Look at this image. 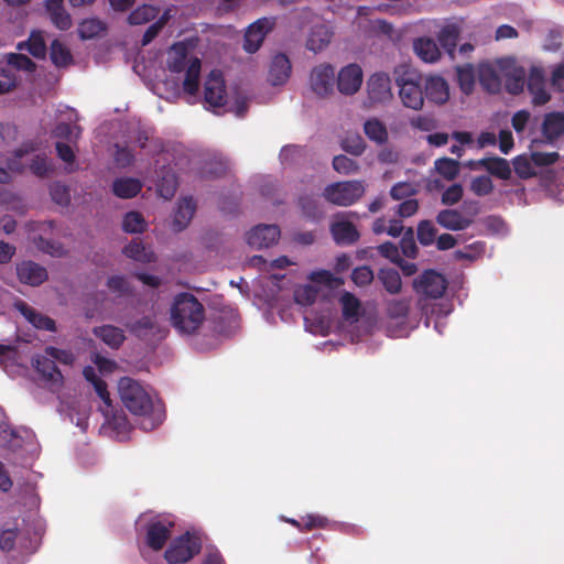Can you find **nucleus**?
I'll return each mask as SVG.
<instances>
[{"label": "nucleus", "instance_id": "obj_1", "mask_svg": "<svg viewBox=\"0 0 564 564\" xmlns=\"http://www.w3.org/2000/svg\"><path fill=\"white\" fill-rule=\"evenodd\" d=\"M122 404L133 415L150 421V429L160 425L165 419V408L161 400H153L147 390L134 379L123 377L118 382Z\"/></svg>", "mask_w": 564, "mask_h": 564}, {"label": "nucleus", "instance_id": "obj_2", "mask_svg": "<svg viewBox=\"0 0 564 564\" xmlns=\"http://www.w3.org/2000/svg\"><path fill=\"white\" fill-rule=\"evenodd\" d=\"M205 319L203 304L191 293L183 292L174 297L171 306L173 327L182 334H194Z\"/></svg>", "mask_w": 564, "mask_h": 564}, {"label": "nucleus", "instance_id": "obj_3", "mask_svg": "<svg viewBox=\"0 0 564 564\" xmlns=\"http://www.w3.org/2000/svg\"><path fill=\"white\" fill-rule=\"evenodd\" d=\"M393 78L403 106L421 110L424 105L423 75L409 64H400L393 69Z\"/></svg>", "mask_w": 564, "mask_h": 564}, {"label": "nucleus", "instance_id": "obj_4", "mask_svg": "<svg viewBox=\"0 0 564 564\" xmlns=\"http://www.w3.org/2000/svg\"><path fill=\"white\" fill-rule=\"evenodd\" d=\"M172 55L167 61V68L172 73H181L185 70L183 82V90L194 96L199 88V76L202 62L198 57H192L187 61V50L184 44L177 43L172 46Z\"/></svg>", "mask_w": 564, "mask_h": 564}, {"label": "nucleus", "instance_id": "obj_5", "mask_svg": "<svg viewBox=\"0 0 564 564\" xmlns=\"http://www.w3.org/2000/svg\"><path fill=\"white\" fill-rule=\"evenodd\" d=\"M200 551V539L187 531L172 540L164 552V558L169 564H184L199 554Z\"/></svg>", "mask_w": 564, "mask_h": 564}, {"label": "nucleus", "instance_id": "obj_6", "mask_svg": "<svg viewBox=\"0 0 564 564\" xmlns=\"http://www.w3.org/2000/svg\"><path fill=\"white\" fill-rule=\"evenodd\" d=\"M362 181H343L327 185L324 188L325 199L337 206H350L358 202L365 194Z\"/></svg>", "mask_w": 564, "mask_h": 564}, {"label": "nucleus", "instance_id": "obj_7", "mask_svg": "<svg viewBox=\"0 0 564 564\" xmlns=\"http://www.w3.org/2000/svg\"><path fill=\"white\" fill-rule=\"evenodd\" d=\"M45 354L46 356L39 355L33 358V366L46 382L62 387L64 378L53 359H61V355H65L66 357H68V355L52 346L45 348Z\"/></svg>", "mask_w": 564, "mask_h": 564}, {"label": "nucleus", "instance_id": "obj_8", "mask_svg": "<svg viewBox=\"0 0 564 564\" xmlns=\"http://www.w3.org/2000/svg\"><path fill=\"white\" fill-rule=\"evenodd\" d=\"M367 95L366 105L368 107L389 102L393 97L389 75L386 73L372 74L367 82Z\"/></svg>", "mask_w": 564, "mask_h": 564}, {"label": "nucleus", "instance_id": "obj_9", "mask_svg": "<svg viewBox=\"0 0 564 564\" xmlns=\"http://www.w3.org/2000/svg\"><path fill=\"white\" fill-rule=\"evenodd\" d=\"M414 290L431 299H440L447 289L446 279L434 270H425L413 281Z\"/></svg>", "mask_w": 564, "mask_h": 564}, {"label": "nucleus", "instance_id": "obj_10", "mask_svg": "<svg viewBox=\"0 0 564 564\" xmlns=\"http://www.w3.org/2000/svg\"><path fill=\"white\" fill-rule=\"evenodd\" d=\"M174 523L154 519L145 525V544L154 552L161 551L172 535Z\"/></svg>", "mask_w": 564, "mask_h": 564}, {"label": "nucleus", "instance_id": "obj_11", "mask_svg": "<svg viewBox=\"0 0 564 564\" xmlns=\"http://www.w3.org/2000/svg\"><path fill=\"white\" fill-rule=\"evenodd\" d=\"M275 25L274 18H261L251 23L245 33L243 48L248 53L257 52L263 43L267 34Z\"/></svg>", "mask_w": 564, "mask_h": 564}, {"label": "nucleus", "instance_id": "obj_12", "mask_svg": "<svg viewBox=\"0 0 564 564\" xmlns=\"http://www.w3.org/2000/svg\"><path fill=\"white\" fill-rule=\"evenodd\" d=\"M226 85L220 70L209 73L204 84L205 102L213 108H220L226 104Z\"/></svg>", "mask_w": 564, "mask_h": 564}, {"label": "nucleus", "instance_id": "obj_13", "mask_svg": "<svg viewBox=\"0 0 564 564\" xmlns=\"http://www.w3.org/2000/svg\"><path fill=\"white\" fill-rule=\"evenodd\" d=\"M312 90L319 97H326L334 90L335 69L330 64L315 66L310 76Z\"/></svg>", "mask_w": 564, "mask_h": 564}, {"label": "nucleus", "instance_id": "obj_14", "mask_svg": "<svg viewBox=\"0 0 564 564\" xmlns=\"http://www.w3.org/2000/svg\"><path fill=\"white\" fill-rule=\"evenodd\" d=\"M527 88L534 106H543L551 99L546 90L545 72L541 66H532L527 76Z\"/></svg>", "mask_w": 564, "mask_h": 564}, {"label": "nucleus", "instance_id": "obj_15", "mask_svg": "<svg viewBox=\"0 0 564 564\" xmlns=\"http://www.w3.org/2000/svg\"><path fill=\"white\" fill-rule=\"evenodd\" d=\"M280 228L276 225H258L247 232V243L256 249L269 248L280 238Z\"/></svg>", "mask_w": 564, "mask_h": 564}, {"label": "nucleus", "instance_id": "obj_16", "mask_svg": "<svg viewBox=\"0 0 564 564\" xmlns=\"http://www.w3.org/2000/svg\"><path fill=\"white\" fill-rule=\"evenodd\" d=\"M362 84V69L357 64H349L340 69L337 78L338 90L344 95H354Z\"/></svg>", "mask_w": 564, "mask_h": 564}, {"label": "nucleus", "instance_id": "obj_17", "mask_svg": "<svg viewBox=\"0 0 564 564\" xmlns=\"http://www.w3.org/2000/svg\"><path fill=\"white\" fill-rule=\"evenodd\" d=\"M17 274L21 283L31 286H39L42 283H44L48 278L46 269L31 260L18 263Z\"/></svg>", "mask_w": 564, "mask_h": 564}, {"label": "nucleus", "instance_id": "obj_18", "mask_svg": "<svg viewBox=\"0 0 564 564\" xmlns=\"http://www.w3.org/2000/svg\"><path fill=\"white\" fill-rule=\"evenodd\" d=\"M424 99L443 105L449 98V87L447 82L441 76L423 77Z\"/></svg>", "mask_w": 564, "mask_h": 564}, {"label": "nucleus", "instance_id": "obj_19", "mask_svg": "<svg viewBox=\"0 0 564 564\" xmlns=\"http://www.w3.org/2000/svg\"><path fill=\"white\" fill-rule=\"evenodd\" d=\"M15 308L22 314V316L37 329L55 332L56 323L53 318L37 312L35 308L30 306L24 301L15 303Z\"/></svg>", "mask_w": 564, "mask_h": 564}, {"label": "nucleus", "instance_id": "obj_20", "mask_svg": "<svg viewBox=\"0 0 564 564\" xmlns=\"http://www.w3.org/2000/svg\"><path fill=\"white\" fill-rule=\"evenodd\" d=\"M292 65L289 57L279 53L273 56L268 74V80L272 86L283 85L291 76Z\"/></svg>", "mask_w": 564, "mask_h": 564}, {"label": "nucleus", "instance_id": "obj_21", "mask_svg": "<svg viewBox=\"0 0 564 564\" xmlns=\"http://www.w3.org/2000/svg\"><path fill=\"white\" fill-rule=\"evenodd\" d=\"M436 221L440 226L452 231H459L467 229L471 224L470 217L457 209H443L436 216Z\"/></svg>", "mask_w": 564, "mask_h": 564}, {"label": "nucleus", "instance_id": "obj_22", "mask_svg": "<svg viewBox=\"0 0 564 564\" xmlns=\"http://www.w3.org/2000/svg\"><path fill=\"white\" fill-rule=\"evenodd\" d=\"M332 236L337 245L351 246L356 243L360 234L356 226L349 220H338L330 226Z\"/></svg>", "mask_w": 564, "mask_h": 564}, {"label": "nucleus", "instance_id": "obj_23", "mask_svg": "<svg viewBox=\"0 0 564 564\" xmlns=\"http://www.w3.org/2000/svg\"><path fill=\"white\" fill-rule=\"evenodd\" d=\"M93 334L111 349H118L126 340L123 330L113 325L94 327Z\"/></svg>", "mask_w": 564, "mask_h": 564}, {"label": "nucleus", "instance_id": "obj_24", "mask_svg": "<svg viewBox=\"0 0 564 564\" xmlns=\"http://www.w3.org/2000/svg\"><path fill=\"white\" fill-rule=\"evenodd\" d=\"M542 133L549 142L564 134V112L553 111L544 116Z\"/></svg>", "mask_w": 564, "mask_h": 564}, {"label": "nucleus", "instance_id": "obj_25", "mask_svg": "<svg viewBox=\"0 0 564 564\" xmlns=\"http://www.w3.org/2000/svg\"><path fill=\"white\" fill-rule=\"evenodd\" d=\"M415 54L425 63H435L441 57V51L437 43L427 36H422L413 42Z\"/></svg>", "mask_w": 564, "mask_h": 564}, {"label": "nucleus", "instance_id": "obj_26", "mask_svg": "<svg viewBox=\"0 0 564 564\" xmlns=\"http://www.w3.org/2000/svg\"><path fill=\"white\" fill-rule=\"evenodd\" d=\"M333 32L325 24H317L311 29L306 41V48L314 53L323 51L329 43Z\"/></svg>", "mask_w": 564, "mask_h": 564}, {"label": "nucleus", "instance_id": "obj_27", "mask_svg": "<svg viewBox=\"0 0 564 564\" xmlns=\"http://www.w3.org/2000/svg\"><path fill=\"white\" fill-rule=\"evenodd\" d=\"M19 51H28L33 57L43 59L46 56L47 47L42 31L33 30L26 41L17 44Z\"/></svg>", "mask_w": 564, "mask_h": 564}, {"label": "nucleus", "instance_id": "obj_28", "mask_svg": "<svg viewBox=\"0 0 564 564\" xmlns=\"http://www.w3.org/2000/svg\"><path fill=\"white\" fill-rule=\"evenodd\" d=\"M460 35V28L456 23L444 25L437 33V42L443 50L454 58L457 46V41Z\"/></svg>", "mask_w": 564, "mask_h": 564}, {"label": "nucleus", "instance_id": "obj_29", "mask_svg": "<svg viewBox=\"0 0 564 564\" xmlns=\"http://www.w3.org/2000/svg\"><path fill=\"white\" fill-rule=\"evenodd\" d=\"M196 209V204L193 197H184L180 200L177 209L173 219V229L182 231L187 227L192 220Z\"/></svg>", "mask_w": 564, "mask_h": 564}, {"label": "nucleus", "instance_id": "obj_30", "mask_svg": "<svg viewBox=\"0 0 564 564\" xmlns=\"http://www.w3.org/2000/svg\"><path fill=\"white\" fill-rule=\"evenodd\" d=\"M478 165L485 169L489 174L500 178L509 180L511 177V167L509 162L499 156L482 158L478 161Z\"/></svg>", "mask_w": 564, "mask_h": 564}, {"label": "nucleus", "instance_id": "obj_31", "mask_svg": "<svg viewBox=\"0 0 564 564\" xmlns=\"http://www.w3.org/2000/svg\"><path fill=\"white\" fill-rule=\"evenodd\" d=\"M142 189V184L139 180L132 177H120L113 181L112 192L120 198L135 197Z\"/></svg>", "mask_w": 564, "mask_h": 564}, {"label": "nucleus", "instance_id": "obj_32", "mask_svg": "<svg viewBox=\"0 0 564 564\" xmlns=\"http://www.w3.org/2000/svg\"><path fill=\"white\" fill-rule=\"evenodd\" d=\"M50 58L57 68L67 67L74 63L69 48L57 39L51 43Z\"/></svg>", "mask_w": 564, "mask_h": 564}, {"label": "nucleus", "instance_id": "obj_33", "mask_svg": "<svg viewBox=\"0 0 564 564\" xmlns=\"http://www.w3.org/2000/svg\"><path fill=\"white\" fill-rule=\"evenodd\" d=\"M527 72L522 66L513 67L506 76L505 86L509 94L519 95L525 86Z\"/></svg>", "mask_w": 564, "mask_h": 564}, {"label": "nucleus", "instance_id": "obj_34", "mask_svg": "<svg viewBox=\"0 0 564 564\" xmlns=\"http://www.w3.org/2000/svg\"><path fill=\"white\" fill-rule=\"evenodd\" d=\"M364 132L369 140L377 144H384L389 138L387 127L377 118H371L365 122Z\"/></svg>", "mask_w": 564, "mask_h": 564}, {"label": "nucleus", "instance_id": "obj_35", "mask_svg": "<svg viewBox=\"0 0 564 564\" xmlns=\"http://www.w3.org/2000/svg\"><path fill=\"white\" fill-rule=\"evenodd\" d=\"M378 279L390 294H398L402 288L399 272L393 268H382L378 272Z\"/></svg>", "mask_w": 564, "mask_h": 564}, {"label": "nucleus", "instance_id": "obj_36", "mask_svg": "<svg viewBox=\"0 0 564 564\" xmlns=\"http://www.w3.org/2000/svg\"><path fill=\"white\" fill-rule=\"evenodd\" d=\"M107 30V25L98 18H90L83 20L77 29L78 35L82 40H90L98 36Z\"/></svg>", "mask_w": 564, "mask_h": 564}, {"label": "nucleus", "instance_id": "obj_37", "mask_svg": "<svg viewBox=\"0 0 564 564\" xmlns=\"http://www.w3.org/2000/svg\"><path fill=\"white\" fill-rule=\"evenodd\" d=\"M159 13L160 9L158 7L142 4L128 15V23L131 25H141L155 19Z\"/></svg>", "mask_w": 564, "mask_h": 564}, {"label": "nucleus", "instance_id": "obj_38", "mask_svg": "<svg viewBox=\"0 0 564 564\" xmlns=\"http://www.w3.org/2000/svg\"><path fill=\"white\" fill-rule=\"evenodd\" d=\"M123 253L135 261L149 263L155 260V254L147 250L142 242L132 241L123 248Z\"/></svg>", "mask_w": 564, "mask_h": 564}, {"label": "nucleus", "instance_id": "obj_39", "mask_svg": "<svg viewBox=\"0 0 564 564\" xmlns=\"http://www.w3.org/2000/svg\"><path fill=\"white\" fill-rule=\"evenodd\" d=\"M299 206L302 213L310 219H318L322 216V210L319 208L317 195H301L299 197Z\"/></svg>", "mask_w": 564, "mask_h": 564}, {"label": "nucleus", "instance_id": "obj_40", "mask_svg": "<svg viewBox=\"0 0 564 564\" xmlns=\"http://www.w3.org/2000/svg\"><path fill=\"white\" fill-rule=\"evenodd\" d=\"M36 151V147L33 142H24L20 148L13 151V156L9 159L8 166L11 171L17 173L24 172V165L21 163V159Z\"/></svg>", "mask_w": 564, "mask_h": 564}, {"label": "nucleus", "instance_id": "obj_41", "mask_svg": "<svg viewBox=\"0 0 564 564\" xmlns=\"http://www.w3.org/2000/svg\"><path fill=\"white\" fill-rule=\"evenodd\" d=\"M339 301L344 318L356 319L359 314L360 301L350 292H344Z\"/></svg>", "mask_w": 564, "mask_h": 564}, {"label": "nucleus", "instance_id": "obj_42", "mask_svg": "<svg viewBox=\"0 0 564 564\" xmlns=\"http://www.w3.org/2000/svg\"><path fill=\"white\" fill-rule=\"evenodd\" d=\"M456 75L462 91L467 95L470 94L474 90L475 86L474 67L470 64L458 66L456 68Z\"/></svg>", "mask_w": 564, "mask_h": 564}, {"label": "nucleus", "instance_id": "obj_43", "mask_svg": "<svg viewBox=\"0 0 564 564\" xmlns=\"http://www.w3.org/2000/svg\"><path fill=\"white\" fill-rule=\"evenodd\" d=\"M124 326L132 335L142 338L155 328V321L151 316H143L138 321L126 323Z\"/></svg>", "mask_w": 564, "mask_h": 564}, {"label": "nucleus", "instance_id": "obj_44", "mask_svg": "<svg viewBox=\"0 0 564 564\" xmlns=\"http://www.w3.org/2000/svg\"><path fill=\"white\" fill-rule=\"evenodd\" d=\"M435 170L447 181H453L459 173V163L454 159L441 158L435 161Z\"/></svg>", "mask_w": 564, "mask_h": 564}, {"label": "nucleus", "instance_id": "obj_45", "mask_svg": "<svg viewBox=\"0 0 564 564\" xmlns=\"http://www.w3.org/2000/svg\"><path fill=\"white\" fill-rule=\"evenodd\" d=\"M147 223L139 212H129L122 220V228L126 232L139 234L145 230Z\"/></svg>", "mask_w": 564, "mask_h": 564}, {"label": "nucleus", "instance_id": "obj_46", "mask_svg": "<svg viewBox=\"0 0 564 564\" xmlns=\"http://www.w3.org/2000/svg\"><path fill=\"white\" fill-rule=\"evenodd\" d=\"M30 171L37 177H47L53 171L54 166L48 162L45 154H36L32 158L29 164Z\"/></svg>", "mask_w": 564, "mask_h": 564}, {"label": "nucleus", "instance_id": "obj_47", "mask_svg": "<svg viewBox=\"0 0 564 564\" xmlns=\"http://www.w3.org/2000/svg\"><path fill=\"white\" fill-rule=\"evenodd\" d=\"M8 65L17 70L33 73L36 69V64L26 55L20 53H9L6 55Z\"/></svg>", "mask_w": 564, "mask_h": 564}, {"label": "nucleus", "instance_id": "obj_48", "mask_svg": "<svg viewBox=\"0 0 564 564\" xmlns=\"http://www.w3.org/2000/svg\"><path fill=\"white\" fill-rule=\"evenodd\" d=\"M333 167L337 173L345 175L354 174L359 170L358 163L344 154L334 156Z\"/></svg>", "mask_w": 564, "mask_h": 564}, {"label": "nucleus", "instance_id": "obj_49", "mask_svg": "<svg viewBox=\"0 0 564 564\" xmlns=\"http://www.w3.org/2000/svg\"><path fill=\"white\" fill-rule=\"evenodd\" d=\"M410 311V301L392 300L387 304V315L393 319L405 318Z\"/></svg>", "mask_w": 564, "mask_h": 564}, {"label": "nucleus", "instance_id": "obj_50", "mask_svg": "<svg viewBox=\"0 0 564 564\" xmlns=\"http://www.w3.org/2000/svg\"><path fill=\"white\" fill-rule=\"evenodd\" d=\"M82 129L78 126H72L66 122L56 124L53 133L58 139H64L69 142H76L80 135Z\"/></svg>", "mask_w": 564, "mask_h": 564}, {"label": "nucleus", "instance_id": "obj_51", "mask_svg": "<svg viewBox=\"0 0 564 564\" xmlns=\"http://www.w3.org/2000/svg\"><path fill=\"white\" fill-rule=\"evenodd\" d=\"M479 80L489 93H498L500 90L501 80L492 68H482Z\"/></svg>", "mask_w": 564, "mask_h": 564}, {"label": "nucleus", "instance_id": "obj_52", "mask_svg": "<svg viewBox=\"0 0 564 564\" xmlns=\"http://www.w3.org/2000/svg\"><path fill=\"white\" fill-rule=\"evenodd\" d=\"M436 228L430 220H422L417 225V240L422 246H431L435 241Z\"/></svg>", "mask_w": 564, "mask_h": 564}, {"label": "nucleus", "instance_id": "obj_53", "mask_svg": "<svg viewBox=\"0 0 564 564\" xmlns=\"http://www.w3.org/2000/svg\"><path fill=\"white\" fill-rule=\"evenodd\" d=\"M47 13L52 23L58 30L67 31L72 28V17L64 8L47 11Z\"/></svg>", "mask_w": 564, "mask_h": 564}, {"label": "nucleus", "instance_id": "obj_54", "mask_svg": "<svg viewBox=\"0 0 564 564\" xmlns=\"http://www.w3.org/2000/svg\"><path fill=\"white\" fill-rule=\"evenodd\" d=\"M513 167L516 174L522 180H527L535 175L531 161L525 156L519 155L514 158Z\"/></svg>", "mask_w": 564, "mask_h": 564}, {"label": "nucleus", "instance_id": "obj_55", "mask_svg": "<svg viewBox=\"0 0 564 564\" xmlns=\"http://www.w3.org/2000/svg\"><path fill=\"white\" fill-rule=\"evenodd\" d=\"M373 271L368 265L355 268L351 272V280L358 286L369 285L373 281Z\"/></svg>", "mask_w": 564, "mask_h": 564}, {"label": "nucleus", "instance_id": "obj_56", "mask_svg": "<svg viewBox=\"0 0 564 564\" xmlns=\"http://www.w3.org/2000/svg\"><path fill=\"white\" fill-rule=\"evenodd\" d=\"M470 188L476 195L486 196L494 191V184L489 176L480 175L471 181Z\"/></svg>", "mask_w": 564, "mask_h": 564}, {"label": "nucleus", "instance_id": "obj_57", "mask_svg": "<svg viewBox=\"0 0 564 564\" xmlns=\"http://www.w3.org/2000/svg\"><path fill=\"white\" fill-rule=\"evenodd\" d=\"M400 247L402 253L408 258H415L417 254V247L414 240V231L412 228H408L401 238Z\"/></svg>", "mask_w": 564, "mask_h": 564}, {"label": "nucleus", "instance_id": "obj_58", "mask_svg": "<svg viewBox=\"0 0 564 564\" xmlns=\"http://www.w3.org/2000/svg\"><path fill=\"white\" fill-rule=\"evenodd\" d=\"M341 148L346 152H348L355 156H359L365 152L366 143L360 135L347 137L343 141Z\"/></svg>", "mask_w": 564, "mask_h": 564}, {"label": "nucleus", "instance_id": "obj_59", "mask_svg": "<svg viewBox=\"0 0 564 564\" xmlns=\"http://www.w3.org/2000/svg\"><path fill=\"white\" fill-rule=\"evenodd\" d=\"M50 194L52 199L61 206H66L69 203L70 197L68 188L59 182H55L51 185Z\"/></svg>", "mask_w": 564, "mask_h": 564}, {"label": "nucleus", "instance_id": "obj_60", "mask_svg": "<svg viewBox=\"0 0 564 564\" xmlns=\"http://www.w3.org/2000/svg\"><path fill=\"white\" fill-rule=\"evenodd\" d=\"M93 387H94L96 393L98 394V397L104 402L105 410H102V413L106 417H108L110 415V412H112V403H111L110 394L107 389V383H106V381L100 379L99 381L95 382V384H93Z\"/></svg>", "mask_w": 564, "mask_h": 564}, {"label": "nucleus", "instance_id": "obj_61", "mask_svg": "<svg viewBox=\"0 0 564 564\" xmlns=\"http://www.w3.org/2000/svg\"><path fill=\"white\" fill-rule=\"evenodd\" d=\"M463 194V186L458 183H455L443 192L442 203L448 206L455 205L462 199Z\"/></svg>", "mask_w": 564, "mask_h": 564}, {"label": "nucleus", "instance_id": "obj_62", "mask_svg": "<svg viewBox=\"0 0 564 564\" xmlns=\"http://www.w3.org/2000/svg\"><path fill=\"white\" fill-rule=\"evenodd\" d=\"M415 193L416 191L413 187V185L408 182H399L394 184L390 189V196L394 200L408 198L410 196H413Z\"/></svg>", "mask_w": 564, "mask_h": 564}, {"label": "nucleus", "instance_id": "obj_63", "mask_svg": "<svg viewBox=\"0 0 564 564\" xmlns=\"http://www.w3.org/2000/svg\"><path fill=\"white\" fill-rule=\"evenodd\" d=\"M328 524V519L319 514H307L302 518V531L307 532L314 529H324Z\"/></svg>", "mask_w": 564, "mask_h": 564}, {"label": "nucleus", "instance_id": "obj_64", "mask_svg": "<svg viewBox=\"0 0 564 564\" xmlns=\"http://www.w3.org/2000/svg\"><path fill=\"white\" fill-rule=\"evenodd\" d=\"M158 186L160 195L165 199H170L175 195L177 189L176 177L174 175L165 176Z\"/></svg>", "mask_w": 564, "mask_h": 564}]
</instances>
